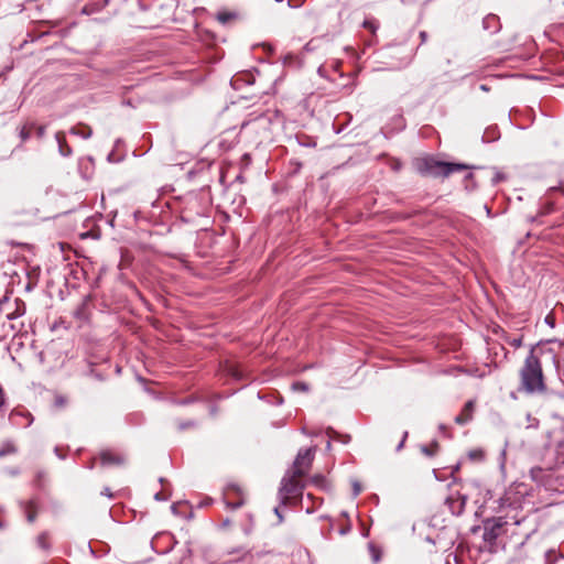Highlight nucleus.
Here are the masks:
<instances>
[{"instance_id": "obj_1", "label": "nucleus", "mask_w": 564, "mask_h": 564, "mask_svg": "<svg viewBox=\"0 0 564 564\" xmlns=\"http://www.w3.org/2000/svg\"><path fill=\"white\" fill-rule=\"evenodd\" d=\"M519 391L527 394H542L546 391L541 360L535 355L533 348L524 359L523 366L519 371Z\"/></svg>"}, {"instance_id": "obj_2", "label": "nucleus", "mask_w": 564, "mask_h": 564, "mask_svg": "<svg viewBox=\"0 0 564 564\" xmlns=\"http://www.w3.org/2000/svg\"><path fill=\"white\" fill-rule=\"evenodd\" d=\"M301 478L290 471L282 478L278 492L282 506H295L302 499L305 485Z\"/></svg>"}, {"instance_id": "obj_3", "label": "nucleus", "mask_w": 564, "mask_h": 564, "mask_svg": "<svg viewBox=\"0 0 564 564\" xmlns=\"http://www.w3.org/2000/svg\"><path fill=\"white\" fill-rule=\"evenodd\" d=\"M416 170L423 175L448 176L455 172L466 170L467 166L458 163H447L434 160L431 156L420 159L415 162Z\"/></svg>"}, {"instance_id": "obj_4", "label": "nucleus", "mask_w": 564, "mask_h": 564, "mask_svg": "<svg viewBox=\"0 0 564 564\" xmlns=\"http://www.w3.org/2000/svg\"><path fill=\"white\" fill-rule=\"evenodd\" d=\"M314 454V447L300 449L293 463V468L290 470V473L294 474L295 476L304 477L312 466Z\"/></svg>"}, {"instance_id": "obj_5", "label": "nucleus", "mask_w": 564, "mask_h": 564, "mask_svg": "<svg viewBox=\"0 0 564 564\" xmlns=\"http://www.w3.org/2000/svg\"><path fill=\"white\" fill-rule=\"evenodd\" d=\"M224 501L228 509H238L245 505V494L239 486L230 484L224 490Z\"/></svg>"}, {"instance_id": "obj_6", "label": "nucleus", "mask_w": 564, "mask_h": 564, "mask_svg": "<svg viewBox=\"0 0 564 564\" xmlns=\"http://www.w3.org/2000/svg\"><path fill=\"white\" fill-rule=\"evenodd\" d=\"M506 521L502 518L487 520L484 524L482 539L489 544H494L501 534Z\"/></svg>"}, {"instance_id": "obj_7", "label": "nucleus", "mask_w": 564, "mask_h": 564, "mask_svg": "<svg viewBox=\"0 0 564 564\" xmlns=\"http://www.w3.org/2000/svg\"><path fill=\"white\" fill-rule=\"evenodd\" d=\"M99 459L102 466L121 465L124 463V457L112 451H102L99 455Z\"/></svg>"}, {"instance_id": "obj_8", "label": "nucleus", "mask_w": 564, "mask_h": 564, "mask_svg": "<svg viewBox=\"0 0 564 564\" xmlns=\"http://www.w3.org/2000/svg\"><path fill=\"white\" fill-rule=\"evenodd\" d=\"M475 410V401L469 400L464 405L462 412L455 417V422L459 425H464L471 421Z\"/></svg>"}, {"instance_id": "obj_9", "label": "nucleus", "mask_w": 564, "mask_h": 564, "mask_svg": "<svg viewBox=\"0 0 564 564\" xmlns=\"http://www.w3.org/2000/svg\"><path fill=\"white\" fill-rule=\"evenodd\" d=\"M9 419L12 422V424H14V425H23L24 427L30 426L32 424V422H33V417H32V415L30 413H24V412H21V411H18V410H13L10 413Z\"/></svg>"}, {"instance_id": "obj_10", "label": "nucleus", "mask_w": 564, "mask_h": 564, "mask_svg": "<svg viewBox=\"0 0 564 564\" xmlns=\"http://www.w3.org/2000/svg\"><path fill=\"white\" fill-rule=\"evenodd\" d=\"M446 505L453 514L459 516L465 508V498L459 495L451 496L446 499Z\"/></svg>"}, {"instance_id": "obj_11", "label": "nucleus", "mask_w": 564, "mask_h": 564, "mask_svg": "<svg viewBox=\"0 0 564 564\" xmlns=\"http://www.w3.org/2000/svg\"><path fill=\"white\" fill-rule=\"evenodd\" d=\"M21 508L23 509L28 521L30 523L34 522L36 519V516H37L35 501L29 500V501L21 502Z\"/></svg>"}, {"instance_id": "obj_12", "label": "nucleus", "mask_w": 564, "mask_h": 564, "mask_svg": "<svg viewBox=\"0 0 564 564\" xmlns=\"http://www.w3.org/2000/svg\"><path fill=\"white\" fill-rule=\"evenodd\" d=\"M55 139H56L57 144H58L59 153L63 156H69L72 154V149H70V147L66 142L65 133L62 132V131L56 132Z\"/></svg>"}, {"instance_id": "obj_13", "label": "nucleus", "mask_w": 564, "mask_h": 564, "mask_svg": "<svg viewBox=\"0 0 564 564\" xmlns=\"http://www.w3.org/2000/svg\"><path fill=\"white\" fill-rule=\"evenodd\" d=\"M72 134H75V135H78L83 139H88L91 137L93 134V130L90 129V127L86 126V124H78V126H75L70 129L69 131Z\"/></svg>"}, {"instance_id": "obj_14", "label": "nucleus", "mask_w": 564, "mask_h": 564, "mask_svg": "<svg viewBox=\"0 0 564 564\" xmlns=\"http://www.w3.org/2000/svg\"><path fill=\"white\" fill-rule=\"evenodd\" d=\"M228 554L229 555L238 554L239 557L237 560H234V562H239V561H242L248 554H250V551L247 550L243 546H239V547H236V549H232V550L228 551ZM228 563H232V561L231 560H224L223 561V564H228Z\"/></svg>"}, {"instance_id": "obj_15", "label": "nucleus", "mask_w": 564, "mask_h": 564, "mask_svg": "<svg viewBox=\"0 0 564 564\" xmlns=\"http://www.w3.org/2000/svg\"><path fill=\"white\" fill-rule=\"evenodd\" d=\"M14 453H17V446L10 441L4 442L0 447V457Z\"/></svg>"}, {"instance_id": "obj_16", "label": "nucleus", "mask_w": 564, "mask_h": 564, "mask_svg": "<svg viewBox=\"0 0 564 564\" xmlns=\"http://www.w3.org/2000/svg\"><path fill=\"white\" fill-rule=\"evenodd\" d=\"M237 18V14L234 13V12H227V11H224V12H218L217 13V20L221 23V24H227L229 23L230 21L235 20Z\"/></svg>"}, {"instance_id": "obj_17", "label": "nucleus", "mask_w": 564, "mask_h": 564, "mask_svg": "<svg viewBox=\"0 0 564 564\" xmlns=\"http://www.w3.org/2000/svg\"><path fill=\"white\" fill-rule=\"evenodd\" d=\"M468 457L474 462H481L485 458V452L481 448H475L468 452Z\"/></svg>"}, {"instance_id": "obj_18", "label": "nucleus", "mask_w": 564, "mask_h": 564, "mask_svg": "<svg viewBox=\"0 0 564 564\" xmlns=\"http://www.w3.org/2000/svg\"><path fill=\"white\" fill-rule=\"evenodd\" d=\"M362 26L371 32L372 35L376 34L379 29V23L375 19H367L364 21Z\"/></svg>"}, {"instance_id": "obj_19", "label": "nucleus", "mask_w": 564, "mask_h": 564, "mask_svg": "<svg viewBox=\"0 0 564 564\" xmlns=\"http://www.w3.org/2000/svg\"><path fill=\"white\" fill-rule=\"evenodd\" d=\"M36 543H37L39 547H41L43 550H48L50 549L48 534L46 532H42L41 534H39V536L36 539Z\"/></svg>"}, {"instance_id": "obj_20", "label": "nucleus", "mask_w": 564, "mask_h": 564, "mask_svg": "<svg viewBox=\"0 0 564 564\" xmlns=\"http://www.w3.org/2000/svg\"><path fill=\"white\" fill-rule=\"evenodd\" d=\"M310 481L319 488H324L326 484V479L323 475H314L311 477Z\"/></svg>"}, {"instance_id": "obj_21", "label": "nucleus", "mask_w": 564, "mask_h": 564, "mask_svg": "<svg viewBox=\"0 0 564 564\" xmlns=\"http://www.w3.org/2000/svg\"><path fill=\"white\" fill-rule=\"evenodd\" d=\"M557 556L554 550H549L545 553V564H554Z\"/></svg>"}, {"instance_id": "obj_22", "label": "nucleus", "mask_w": 564, "mask_h": 564, "mask_svg": "<svg viewBox=\"0 0 564 564\" xmlns=\"http://www.w3.org/2000/svg\"><path fill=\"white\" fill-rule=\"evenodd\" d=\"M436 451H437V444L434 443L431 447H427V446H423L422 447V452L426 455V456H433L436 454Z\"/></svg>"}, {"instance_id": "obj_23", "label": "nucleus", "mask_w": 564, "mask_h": 564, "mask_svg": "<svg viewBox=\"0 0 564 564\" xmlns=\"http://www.w3.org/2000/svg\"><path fill=\"white\" fill-rule=\"evenodd\" d=\"M32 129H33V128H32V124H31L30 127H26V126H25V127H23V128L21 129L20 137H21V139H22L23 141H25L26 139H29V138H30V135H31V130H32Z\"/></svg>"}, {"instance_id": "obj_24", "label": "nucleus", "mask_w": 564, "mask_h": 564, "mask_svg": "<svg viewBox=\"0 0 564 564\" xmlns=\"http://www.w3.org/2000/svg\"><path fill=\"white\" fill-rule=\"evenodd\" d=\"M508 344L514 348H520L522 346V337L510 338Z\"/></svg>"}, {"instance_id": "obj_25", "label": "nucleus", "mask_w": 564, "mask_h": 564, "mask_svg": "<svg viewBox=\"0 0 564 564\" xmlns=\"http://www.w3.org/2000/svg\"><path fill=\"white\" fill-rule=\"evenodd\" d=\"M196 424L194 421H186V422H181L178 424V430L180 431H184L186 429H189V427H194Z\"/></svg>"}, {"instance_id": "obj_26", "label": "nucleus", "mask_w": 564, "mask_h": 564, "mask_svg": "<svg viewBox=\"0 0 564 564\" xmlns=\"http://www.w3.org/2000/svg\"><path fill=\"white\" fill-rule=\"evenodd\" d=\"M293 389H294V390H299V391H307V390H308V387H307V384H306V383H304V382H295V383L293 384Z\"/></svg>"}, {"instance_id": "obj_27", "label": "nucleus", "mask_w": 564, "mask_h": 564, "mask_svg": "<svg viewBox=\"0 0 564 564\" xmlns=\"http://www.w3.org/2000/svg\"><path fill=\"white\" fill-rule=\"evenodd\" d=\"M32 128L36 130V134H37L39 138H42L45 134V127L44 126L32 124Z\"/></svg>"}, {"instance_id": "obj_28", "label": "nucleus", "mask_w": 564, "mask_h": 564, "mask_svg": "<svg viewBox=\"0 0 564 564\" xmlns=\"http://www.w3.org/2000/svg\"><path fill=\"white\" fill-rule=\"evenodd\" d=\"M551 192L560 191L562 194H564V180L560 181L558 186H553L550 188Z\"/></svg>"}, {"instance_id": "obj_29", "label": "nucleus", "mask_w": 564, "mask_h": 564, "mask_svg": "<svg viewBox=\"0 0 564 564\" xmlns=\"http://www.w3.org/2000/svg\"><path fill=\"white\" fill-rule=\"evenodd\" d=\"M545 323L550 325L551 327H554L555 325V318L552 314L546 315Z\"/></svg>"}, {"instance_id": "obj_30", "label": "nucleus", "mask_w": 564, "mask_h": 564, "mask_svg": "<svg viewBox=\"0 0 564 564\" xmlns=\"http://www.w3.org/2000/svg\"><path fill=\"white\" fill-rule=\"evenodd\" d=\"M154 499L158 501H165L167 500V497L162 491H160L155 494Z\"/></svg>"}, {"instance_id": "obj_31", "label": "nucleus", "mask_w": 564, "mask_h": 564, "mask_svg": "<svg viewBox=\"0 0 564 564\" xmlns=\"http://www.w3.org/2000/svg\"><path fill=\"white\" fill-rule=\"evenodd\" d=\"M101 495L106 496L110 499L113 498V494L111 492L110 488H108V487L104 488V490L101 491Z\"/></svg>"}, {"instance_id": "obj_32", "label": "nucleus", "mask_w": 564, "mask_h": 564, "mask_svg": "<svg viewBox=\"0 0 564 564\" xmlns=\"http://www.w3.org/2000/svg\"><path fill=\"white\" fill-rule=\"evenodd\" d=\"M350 529H351L350 524H347V525L340 528L339 534L345 535L350 531Z\"/></svg>"}, {"instance_id": "obj_33", "label": "nucleus", "mask_w": 564, "mask_h": 564, "mask_svg": "<svg viewBox=\"0 0 564 564\" xmlns=\"http://www.w3.org/2000/svg\"><path fill=\"white\" fill-rule=\"evenodd\" d=\"M406 437H408V432H404V434H403V438L401 440V442H400V443H399V445L397 446V451H400V449L403 447V445H404V442H405Z\"/></svg>"}, {"instance_id": "obj_34", "label": "nucleus", "mask_w": 564, "mask_h": 564, "mask_svg": "<svg viewBox=\"0 0 564 564\" xmlns=\"http://www.w3.org/2000/svg\"><path fill=\"white\" fill-rule=\"evenodd\" d=\"M6 403V397L2 388L0 387V408L3 406Z\"/></svg>"}, {"instance_id": "obj_35", "label": "nucleus", "mask_w": 564, "mask_h": 564, "mask_svg": "<svg viewBox=\"0 0 564 564\" xmlns=\"http://www.w3.org/2000/svg\"><path fill=\"white\" fill-rule=\"evenodd\" d=\"M274 513L278 516L279 522H282L283 521V516H282V513L280 511V507H275L274 508Z\"/></svg>"}, {"instance_id": "obj_36", "label": "nucleus", "mask_w": 564, "mask_h": 564, "mask_svg": "<svg viewBox=\"0 0 564 564\" xmlns=\"http://www.w3.org/2000/svg\"><path fill=\"white\" fill-rule=\"evenodd\" d=\"M96 460V458H93L91 462H89V465H87V468L93 469L95 467Z\"/></svg>"}, {"instance_id": "obj_37", "label": "nucleus", "mask_w": 564, "mask_h": 564, "mask_svg": "<svg viewBox=\"0 0 564 564\" xmlns=\"http://www.w3.org/2000/svg\"><path fill=\"white\" fill-rule=\"evenodd\" d=\"M18 315H19V314H17V313H8V314H7V318H8V319H13V318H15Z\"/></svg>"}, {"instance_id": "obj_38", "label": "nucleus", "mask_w": 564, "mask_h": 564, "mask_svg": "<svg viewBox=\"0 0 564 564\" xmlns=\"http://www.w3.org/2000/svg\"><path fill=\"white\" fill-rule=\"evenodd\" d=\"M64 403H65L64 398L59 397V398L56 399V404L57 405H63Z\"/></svg>"}, {"instance_id": "obj_39", "label": "nucleus", "mask_w": 564, "mask_h": 564, "mask_svg": "<svg viewBox=\"0 0 564 564\" xmlns=\"http://www.w3.org/2000/svg\"><path fill=\"white\" fill-rule=\"evenodd\" d=\"M420 37L422 39V42H424L426 40V32L422 31L420 33Z\"/></svg>"}, {"instance_id": "obj_40", "label": "nucleus", "mask_w": 564, "mask_h": 564, "mask_svg": "<svg viewBox=\"0 0 564 564\" xmlns=\"http://www.w3.org/2000/svg\"><path fill=\"white\" fill-rule=\"evenodd\" d=\"M485 209H486V214H487L488 216H490V214H491L490 208H489L488 206H485Z\"/></svg>"}, {"instance_id": "obj_41", "label": "nucleus", "mask_w": 564, "mask_h": 564, "mask_svg": "<svg viewBox=\"0 0 564 564\" xmlns=\"http://www.w3.org/2000/svg\"><path fill=\"white\" fill-rule=\"evenodd\" d=\"M473 178V174L471 173H468L467 176H466V181H469Z\"/></svg>"}, {"instance_id": "obj_42", "label": "nucleus", "mask_w": 564, "mask_h": 564, "mask_svg": "<svg viewBox=\"0 0 564 564\" xmlns=\"http://www.w3.org/2000/svg\"><path fill=\"white\" fill-rule=\"evenodd\" d=\"M18 473H19L18 470H11L10 471L11 475H18Z\"/></svg>"}, {"instance_id": "obj_43", "label": "nucleus", "mask_w": 564, "mask_h": 564, "mask_svg": "<svg viewBox=\"0 0 564 564\" xmlns=\"http://www.w3.org/2000/svg\"><path fill=\"white\" fill-rule=\"evenodd\" d=\"M480 88H481L482 90H488V88L486 87V85H481V86H480Z\"/></svg>"}, {"instance_id": "obj_44", "label": "nucleus", "mask_w": 564, "mask_h": 564, "mask_svg": "<svg viewBox=\"0 0 564 564\" xmlns=\"http://www.w3.org/2000/svg\"><path fill=\"white\" fill-rule=\"evenodd\" d=\"M7 302H8V299H7V297H4V299H3V301H2L0 304H2V303H7Z\"/></svg>"}, {"instance_id": "obj_45", "label": "nucleus", "mask_w": 564, "mask_h": 564, "mask_svg": "<svg viewBox=\"0 0 564 564\" xmlns=\"http://www.w3.org/2000/svg\"><path fill=\"white\" fill-rule=\"evenodd\" d=\"M308 499H313V496L311 494H307Z\"/></svg>"}, {"instance_id": "obj_46", "label": "nucleus", "mask_w": 564, "mask_h": 564, "mask_svg": "<svg viewBox=\"0 0 564 564\" xmlns=\"http://www.w3.org/2000/svg\"><path fill=\"white\" fill-rule=\"evenodd\" d=\"M306 512H307V513H311V512H313V510H311L310 508H307Z\"/></svg>"}, {"instance_id": "obj_47", "label": "nucleus", "mask_w": 564, "mask_h": 564, "mask_svg": "<svg viewBox=\"0 0 564 564\" xmlns=\"http://www.w3.org/2000/svg\"><path fill=\"white\" fill-rule=\"evenodd\" d=\"M224 524H225V525H228V524H229V520H226V521L224 522Z\"/></svg>"}, {"instance_id": "obj_48", "label": "nucleus", "mask_w": 564, "mask_h": 564, "mask_svg": "<svg viewBox=\"0 0 564 564\" xmlns=\"http://www.w3.org/2000/svg\"><path fill=\"white\" fill-rule=\"evenodd\" d=\"M276 2H282L283 0H275Z\"/></svg>"}, {"instance_id": "obj_49", "label": "nucleus", "mask_w": 564, "mask_h": 564, "mask_svg": "<svg viewBox=\"0 0 564 564\" xmlns=\"http://www.w3.org/2000/svg\"><path fill=\"white\" fill-rule=\"evenodd\" d=\"M0 528H2V524L0 523Z\"/></svg>"}]
</instances>
